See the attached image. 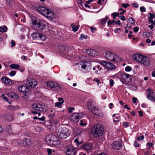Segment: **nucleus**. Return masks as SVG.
Here are the masks:
<instances>
[{"instance_id":"f257e3e1","label":"nucleus","mask_w":155,"mask_h":155,"mask_svg":"<svg viewBox=\"0 0 155 155\" xmlns=\"http://www.w3.org/2000/svg\"><path fill=\"white\" fill-rule=\"evenodd\" d=\"M133 59L143 65L145 67L151 65L150 59L148 57L138 54H136L132 56Z\"/></svg>"},{"instance_id":"f03ea898","label":"nucleus","mask_w":155,"mask_h":155,"mask_svg":"<svg viewBox=\"0 0 155 155\" xmlns=\"http://www.w3.org/2000/svg\"><path fill=\"white\" fill-rule=\"evenodd\" d=\"M91 132L95 138L101 137L104 133V129L102 125L97 124L93 126L91 128Z\"/></svg>"},{"instance_id":"7ed1b4c3","label":"nucleus","mask_w":155,"mask_h":155,"mask_svg":"<svg viewBox=\"0 0 155 155\" xmlns=\"http://www.w3.org/2000/svg\"><path fill=\"white\" fill-rule=\"evenodd\" d=\"M57 134L59 138L64 139L70 135L71 131L65 127H61L58 128Z\"/></svg>"},{"instance_id":"20e7f679","label":"nucleus","mask_w":155,"mask_h":155,"mask_svg":"<svg viewBox=\"0 0 155 155\" xmlns=\"http://www.w3.org/2000/svg\"><path fill=\"white\" fill-rule=\"evenodd\" d=\"M47 143L51 146H56L59 145L60 141L58 138L54 135H49L45 139Z\"/></svg>"},{"instance_id":"39448f33","label":"nucleus","mask_w":155,"mask_h":155,"mask_svg":"<svg viewBox=\"0 0 155 155\" xmlns=\"http://www.w3.org/2000/svg\"><path fill=\"white\" fill-rule=\"evenodd\" d=\"M44 22L42 21H38L36 20L32 21V24L35 30L41 31L45 28V25Z\"/></svg>"},{"instance_id":"423d86ee","label":"nucleus","mask_w":155,"mask_h":155,"mask_svg":"<svg viewBox=\"0 0 155 155\" xmlns=\"http://www.w3.org/2000/svg\"><path fill=\"white\" fill-rule=\"evenodd\" d=\"M105 56L107 60L113 62H118L120 60L118 56L111 52H106Z\"/></svg>"},{"instance_id":"0eeeda50","label":"nucleus","mask_w":155,"mask_h":155,"mask_svg":"<svg viewBox=\"0 0 155 155\" xmlns=\"http://www.w3.org/2000/svg\"><path fill=\"white\" fill-rule=\"evenodd\" d=\"M46 84L48 87L51 89L54 88V90L55 91H59L61 89V86L57 83L50 81H47Z\"/></svg>"},{"instance_id":"6e6552de","label":"nucleus","mask_w":155,"mask_h":155,"mask_svg":"<svg viewBox=\"0 0 155 155\" xmlns=\"http://www.w3.org/2000/svg\"><path fill=\"white\" fill-rule=\"evenodd\" d=\"M32 109L41 112H45L47 109V107L44 104H38L37 103L33 104L32 105Z\"/></svg>"},{"instance_id":"1a4fd4ad","label":"nucleus","mask_w":155,"mask_h":155,"mask_svg":"<svg viewBox=\"0 0 155 155\" xmlns=\"http://www.w3.org/2000/svg\"><path fill=\"white\" fill-rule=\"evenodd\" d=\"M147 98L151 102H155V93L153 92V90L150 88L147 89Z\"/></svg>"},{"instance_id":"9d476101","label":"nucleus","mask_w":155,"mask_h":155,"mask_svg":"<svg viewBox=\"0 0 155 155\" xmlns=\"http://www.w3.org/2000/svg\"><path fill=\"white\" fill-rule=\"evenodd\" d=\"M98 63L103 66L110 70H113L115 68V66L112 63L106 61H100Z\"/></svg>"},{"instance_id":"9b49d317","label":"nucleus","mask_w":155,"mask_h":155,"mask_svg":"<svg viewBox=\"0 0 155 155\" xmlns=\"http://www.w3.org/2000/svg\"><path fill=\"white\" fill-rule=\"evenodd\" d=\"M95 143H87L83 145L82 148L85 151L91 152L95 148Z\"/></svg>"},{"instance_id":"f8f14e48","label":"nucleus","mask_w":155,"mask_h":155,"mask_svg":"<svg viewBox=\"0 0 155 155\" xmlns=\"http://www.w3.org/2000/svg\"><path fill=\"white\" fill-rule=\"evenodd\" d=\"M84 115L82 113H74L71 116L70 119L74 123H77L79 120L83 117Z\"/></svg>"},{"instance_id":"ddd939ff","label":"nucleus","mask_w":155,"mask_h":155,"mask_svg":"<svg viewBox=\"0 0 155 155\" xmlns=\"http://www.w3.org/2000/svg\"><path fill=\"white\" fill-rule=\"evenodd\" d=\"M31 35L33 40H41L44 41L46 39V37L37 32H35L31 34Z\"/></svg>"},{"instance_id":"4468645a","label":"nucleus","mask_w":155,"mask_h":155,"mask_svg":"<svg viewBox=\"0 0 155 155\" xmlns=\"http://www.w3.org/2000/svg\"><path fill=\"white\" fill-rule=\"evenodd\" d=\"M76 152L75 149L72 146L68 147L67 148L66 153L68 155H75Z\"/></svg>"},{"instance_id":"2eb2a0df","label":"nucleus","mask_w":155,"mask_h":155,"mask_svg":"<svg viewBox=\"0 0 155 155\" xmlns=\"http://www.w3.org/2000/svg\"><path fill=\"white\" fill-rule=\"evenodd\" d=\"M129 78L130 79L131 78V76L130 75L126 73L123 74L121 75L120 81L122 83L126 85V84H127L126 82L127 81V80Z\"/></svg>"},{"instance_id":"dca6fc26","label":"nucleus","mask_w":155,"mask_h":155,"mask_svg":"<svg viewBox=\"0 0 155 155\" xmlns=\"http://www.w3.org/2000/svg\"><path fill=\"white\" fill-rule=\"evenodd\" d=\"M26 84L28 87L34 88L37 84V83L35 80L31 79L27 81Z\"/></svg>"},{"instance_id":"f3484780","label":"nucleus","mask_w":155,"mask_h":155,"mask_svg":"<svg viewBox=\"0 0 155 155\" xmlns=\"http://www.w3.org/2000/svg\"><path fill=\"white\" fill-rule=\"evenodd\" d=\"M91 63L89 61H85L83 63L81 64V68L83 69V71L85 73H87L89 71L87 69V68H88L89 66H91Z\"/></svg>"},{"instance_id":"a211bd4d","label":"nucleus","mask_w":155,"mask_h":155,"mask_svg":"<svg viewBox=\"0 0 155 155\" xmlns=\"http://www.w3.org/2000/svg\"><path fill=\"white\" fill-rule=\"evenodd\" d=\"M111 146L113 149L116 150H119L122 148V145L119 141L114 142L112 144Z\"/></svg>"},{"instance_id":"6ab92c4d","label":"nucleus","mask_w":155,"mask_h":155,"mask_svg":"<svg viewBox=\"0 0 155 155\" xmlns=\"http://www.w3.org/2000/svg\"><path fill=\"white\" fill-rule=\"evenodd\" d=\"M96 104L95 102L92 101H90L87 102V106L88 110L91 111L94 109L96 107Z\"/></svg>"},{"instance_id":"aec40b11","label":"nucleus","mask_w":155,"mask_h":155,"mask_svg":"<svg viewBox=\"0 0 155 155\" xmlns=\"http://www.w3.org/2000/svg\"><path fill=\"white\" fill-rule=\"evenodd\" d=\"M1 80L5 84L7 85H10L12 84L11 80L6 77H2Z\"/></svg>"},{"instance_id":"412c9836","label":"nucleus","mask_w":155,"mask_h":155,"mask_svg":"<svg viewBox=\"0 0 155 155\" xmlns=\"http://www.w3.org/2000/svg\"><path fill=\"white\" fill-rule=\"evenodd\" d=\"M20 141L22 142L21 143H20V145L21 146H29L31 144V141L30 139H25L23 140H20Z\"/></svg>"},{"instance_id":"4be33fe9","label":"nucleus","mask_w":155,"mask_h":155,"mask_svg":"<svg viewBox=\"0 0 155 155\" xmlns=\"http://www.w3.org/2000/svg\"><path fill=\"white\" fill-rule=\"evenodd\" d=\"M37 9L38 12L44 16L47 13V12L49 10L44 7L41 6H39Z\"/></svg>"},{"instance_id":"5701e85b","label":"nucleus","mask_w":155,"mask_h":155,"mask_svg":"<svg viewBox=\"0 0 155 155\" xmlns=\"http://www.w3.org/2000/svg\"><path fill=\"white\" fill-rule=\"evenodd\" d=\"M54 13L51 10H48L47 12V13L45 15L49 20H52L54 17Z\"/></svg>"},{"instance_id":"b1692460","label":"nucleus","mask_w":155,"mask_h":155,"mask_svg":"<svg viewBox=\"0 0 155 155\" xmlns=\"http://www.w3.org/2000/svg\"><path fill=\"white\" fill-rule=\"evenodd\" d=\"M91 112L94 114L99 116H102L104 114L100 109L97 108L96 107L92 110Z\"/></svg>"},{"instance_id":"393cba45","label":"nucleus","mask_w":155,"mask_h":155,"mask_svg":"<svg viewBox=\"0 0 155 155\" xmlns=\"http://www.w3.org/2000/svg\"><path fill=\"white\" fill-rule=\"evenodd\" d=\"M86 52L88 55L92 56H95L98 55L97 51L93 49L86 50Z\"/></svg>"},{"instance_id":"a878e982","label":"nucleus","mask_w":155,"mask_h":155,"mask_svg":"<svg viewBox=\"0 0 155 155\" xmlns=\"http://www.w3.org/2000/svg\"><path fill=\"white\" fill-rule=\"evenodd\" d=\"M18 90L19 92L21 93H25L29 91V88L26 86L22 85L18 88Z\"/></svg>"},{"instance_id":"bb28decb","label":"nucleus","mask_w":155,"mask_h":155,"mask_svg":"<svg viewBox=\"0 0 155 155\" xmlns=\"http://www.w3.org/2000/svg\"><path fill=\"white\" fill-rule=\"evenodd\" d=\"M102 69V68L101 67L100 65H97L96 66H94L92 71H91L92 74H97L98 73V71H100Z\"/></svg>"},{"instance_id":"cd10ccee","label":"nucleus","mask_w":155,"mask_h":155,"mask_svg":"<svg viewBox=\"0 0 155 155\" xmlns=\"http://www.w3.org/2000/svg\"><path fill=\"white\" fill-rule=\"evenodd\" d=\"M125 85L127 88L131 90L136 91L137 89V87L135 85L129 84H126Z\"/></svg>"},{"instance_id":"c85d7f7f","label":"nucleus","mask_w":155,"mask_h":155,"mask_svg":"<svg viewBox=\"0 0 155 155\" xmlns=\"http://www.w3.org/2000/svg\"><path fill=\"white\" fill-rule=\"evenodd\" d=\"M79 26L80 25H79L75 26V25L74 23L71 24V27L72 28V31L74 32H76L78 30Z\"/></svg>"},{"instance_id":"c756f323","label":"nucleus","mask_w":155,"mask_h":155,"mask_svg":"<svg viewBox=\"0 0 155 155\" xmlns=\"http://www.w3.org/2000/svg\"><path fill=\"white\" fill-rule=\"evenodd\" d=\"M10 68L12 69H17L20 68L19 65L16 64H11L10 66Z\"/></svg>"},{"instance_id":"7c9ffc66","label":"nucleus","mask_w":155,"mask_h":155,"mask_svg":"<svg viewBox=\"0 0 155 155\" xmlns=\"http://www.w3.org/2000/svg\"><path fill=\"white\" fill-rule=\"evenodd\" d=\"M143 37L145 38L151 36L152 35L150 32H144L143 33Z\"/></svg>"},{"instance_id":"2f4dec72","label":"nucleus","mask_w":155,"mask_h":155,"mask_svg":"<svg viewBox=\"0 0 155 155\" xmlns=\"http://www.w3.org/2000/svg\"><path fill=\"white\" fill-rule=\"evenodd\" d=\"M7 28L6 26L0 27V32H5L7 31Z\"/></svg>"},{"instance_id":"473e14b6","label":"nucleus","mask_w":155,"mask_h":155,"mask_svg":"<svg viewBox=\"0 0 155 155\" xmlns=\"http://www.w3.org/2000/svg\"><path fill=\"white\" fill-rule=\"evenodd\" d=\"M120 120V115L119 114H117L116 116L114 119H113V122H114L119 121Z\"/></svg>"},{"instance_id":"72a5a7b5","label":"nucleus","mask_w":155,"mask_h":155,"mask_svg":"<svg viewBox=\"0 0 155 155\" xmlns=\"http://www.w3.org/2000/svg\"><path fill=\"white\" fill-rule=\"evenodd\" d=\"M11 97L12 98L16 99L18 98V95L14 93H12L10 94Z\"/></svg>"},{"instance_id":"f704fd0d","label":"nucleus","mask_w":155,"mask_h":155,"mask_svg":"<svg viewBox=\"0 0 155 155\" xmlns=\"http://www.w3.org/2000/svg\"><path fill=\"white\" fill-rule=\"evenodd\" d=\"M16 73V71H12L9 73V75L11 77L14 76Z\"/></svg>"},{"instance_id":"c9c22d12","label":"nucleus","mask_w":155,"mask_h":155,"mask_svg":"<svg viewBox=\"0 0 155 155\" xmlns=\"http://www.w3.org/2000/svg\"><path fill=\"white\" fill-rule=\"evenodd\" d=\"M149 15H150V16L148 17V18L151 19L154 18L155 16L154 14L149 13Z\"/></svg>"},{"instance_id":"e433bc0d","label":"nucleus","mask_w":155,"mask_h":155,"mask_svg":"<svg viewBox=\"0 0 155 155\" xmlns=\"http://www.w3.org/2000/svg\"><path fill=\"white\" fill-rule=\"evenodd\" d=\"M62 103H59L58 102H57L55 103V106L57 107H61L62 105Z\"/></svg>"},{"instance_id":"4c0bfd02","label":"nucleus","mask_w":155,"mask_h":155,"mask_svg":"<svg viewBox=\"0 0 155 155\" xmlns=\"http://www.w3.org/2000/svg\"><path fill=\"white\" fill-rule=\"evenodd\" d=\"M108 19V17L107 16H106L105 18L102 20L101 23H104Z\"/></svg>"},{"instance_id":"58836bf2","label":"nucleus","mask_w":155,"mask_h":155,"mask_svg":"<svg viewBox=\"0 0 155 155\" xmlns=\"http://www.w3.org/2000/svg\"><path fill=\"white\" fill-rule=\"evenodd\" d=\"M125 70L127 71H130L131 70V68L129 66H127L125 68Z\"/></svg>"},{"instance_id":"ea45409f","label":"nucleus","mask_w":155,"mask_h":155,"mask_svg":"<svg viewBox=\"0 0 155 155\" xmlns=\"http://www.w3.org/2000/svg\"><path fill=\"white\" fill-rule=\"evenodd\" d=\"M80 125L81 126H86L87 125L86 123L84 122L82 120H81L80 121Z\"/></svg>"},{"instance_id":"a19ab883","label":"nucleus","mask_w":155,"mask_h":155,"mask_svg":"<svg viewBox=\"0 0 155 155\" xmlns=\"http://www.w3.org/2000/svg\"><path fill=\"white\" fill-rule=\"evenodd\" d=\"M140 11L142 12H143L146 11V8L143 6H141L140 8Z\"/></svg>"},{"instance_id":"79ce46f5","label":"nucleus","mask_w":155,"mask_h":155,"mask_svg":"<svg viewBox=\"0 0 155 155\" xmlns=\"http://www.w3.org/2000/svg\"><path fill=\"white\" fill-rule=\"evenodd\" d=\"M144 138V137L143 136H142L140 137H138L137 138V140L138 141H140V140H143Z\"/></svg>"},{"instance_id":"37998d69","label":"nucleus","mask_w":155,"mask_h":155,"mask_svg":"<svg viewBox=\"0 0 155 155\" xmlns=\"http://www.w3.org/2000/svg\"><path fill=\"white\" fill-rule=\"evenodd\" d=\"M1 97L4 99L5 101H8V99L7 98V97L5 96V95L4 94H3L2 95H1Z\"/></svg>"},{"instance_id":"c03bdc74","label":"nucleus","mask_w":155,"mask_h":155,"mask_svg":"<svg viewBox=\"0 0 155 155\" xmlns=\"http://www.w3.org/2000/svg\"><path fill=\"white\" fill-rule=\"evenodd\" d=\"M74 110V108L73 107H69L68 108V110L69 113H71L72 112V110Z\"/></svg>"},{"instance_id":"a18cd8bd","label":"nucleus","mask_w":155,"mask_h":155,"mask_svg":"<svg viewBox=\"0 0 155 155\" xmlns=\"http://www.w3.org/2000/svg\"><path fill=\"white\" fill-rule=\"evenodd\" d=\"M81 38H81V39H80L81 40H82V38H83L84 39H86L87 38V36H85L84 34H81Z\"/></svg>"},{"instance_id":"49530a36","label":"nucleus","mask_w":155,"mask_h":155,"mask_svg":"<svg viewBox=\"0 0 155 155\" xmlns=\"http://www.w3.org/2000/svg\"><path fill=\"white\" fill-rule=\"evenodd\" d=\"M123 125L124 126L127 127L129 126V123L128 122H124L123 123Z\"/></svg>"},{"instance_id":"de8ad7c7","label":"nucleus","mask_w":155,"mask_h":155,"mask_svg":"<svg viewBox=\"0 0 155 155\" xmlns=\"http://www.w3.org/2000/svg\"><path fill=\"white\" fill-rule=\"evenodd\" d=\"M129 4H122L121 5V6L123 7L124 8H126L129 6Z\"/></svg>"},{"instance_id":"09e8293b","label":"nucleus","mask_w":155,"mask_h":155,"mask_svg":"<svg viewBox=\"0 0 155 155\" xmlns=\"http://www.w3.org/2000/svg\"><path fill=\"white\" fill-rule=\"evenodd\" d=\"M129 21L130 23L133 25H134L135 24L134 20L132 18H131L129 19Z\"/></svg>"},{"instance_id":"8fccbe9b","label":"nucleus","mask_w":155,"mask_h":155,"mask_svg":"<svg viewBox=\"0 0 155 155\" xmlns=\"http://www.w3.org/2000/svg\"><path fill=\"white\" fill-rule=\"evenodd\" d=\"M8 108L11 110H14L15 108V107L13 105H10L8 107Z\"/></svg>"},{"instance_id":"3c124183","label":"nucleus","mask_w":155,"mask_h":155,"mask_svg":"<svg viewBox=\"0 0 155 155\" xmlns=\"http://www.w3.org/2000/svg\"><path fill=\"white\" fill-rule=\"evenodd\" d=\"M110 85L111 86H112L114 85V81L112 79L110 80Z\"/></svg>"},{"instance_id":"603ef678","label":"nucleus","mask_w":155,"mask_h":155,"mask_svg":"<svg viewBox=\"0 0 155 155\" xmlns=\"http://www.w3.org/2000/svg\"><path fill=\"white\" fill-rule=\"evenodd\" d=\"M134 145L135 147H138L139 146V144L137 141H135L134 143Z\"/></svg>"},{"instance_id":"864d4df0","label":"nucleus","mask_w":155,"mask_h":155,"mask_svg":"<svg viewBox=\"0 0 155 155\" xmlns=\"http://www.w3.org/2000/svg\"><path fill=\"white\" fill-rule=\"evenodd\" d=\"M47 152L48 154L49 155H50L51 154L52 152V150L50 149H47Z\"/></svg>"},{"instance_id":"5fc2aeb1","label":"nucleus","mask_w":155,"mask_h":155,"mask_svg":"<svg viewBox=\"0 0 155 155\" xmlns=\"http://www.w3.org/2000/svg\"><path fill=\"white\" fill-rule=\"evenodd\" d=\"M148 18V21L149 22H150V23H151V24H153V25H155V23L153 21V20L152 19L149 18Z\"/></svg>"},{"instance_id":"6e6d98bb","label":"nucleus","mask_w":155,"mask_h":155,"mask_svg":"<svg viewBox=\"0 0 155 155\" xmlns=\"http://www.w3.org/2000/svg\"><path fill=\"white\" fill-rule=\"evenodd\" d=\"M139 30V28L137 27H135L134 28V31L135 32H138Z\"/></svg>"},{"instance_id":"4d7b16f0","label":"nucleus","mask_w":155,"mask_h":155,"mask_svg":"<svg viewBox=\"0 0 155 155\" xmlns=\"http://www.w3.org/2000/svg\"><path fill=\"white\" fill-rule=\"evenodd\" d=\"M93 81H95L97 83V84L98 85L100 83V80L99 79H97V78L95 79V78H94V79H93Z\"/></svg>"},{"instance_id":"13d9d810","label":"nucleus","mask_w":155,"mask_h":155,"mask_svg":"<svg viewBox=\"0 0 155 155\" xmlns=\"http://www.w3.org/2000/svg\"><path fill=\"white\" fill-rule=\"evenodd\" d=\"M132 99L133 103H135L137 102V98L133 97L132 98Z\"/></svg>"},{"instance_id":"bf43d9fd","label":"nucleus","mask_w":155,"mask_h":155,"mask_svg":"<svg viewBox=\"0 0 155 155\" xmlns=\"http://www.w3.org/2000/svg\"><path fill=\"white\" fill-rule=\"evenodd\" d=\"M38 119L40 121H44L45 120V117L43 116L41 118H38Z\"/></svg>"},{"instance_id":"052dcab7","label":"nucleus","mask_w":155,"mask_h":155,"mask_svg":"<svg viewBox=\"0 0 155 155\" xmlns=\"http://www.w3.org/2000/svg\"><path fill=\"white\" fill-rule=\"evenodd\" d=\"M120 30V28H117L115 29L114 31L115 33H117L119 32V31Z\"/></svg>"},{"instance_id":"680f3d73","label":"nucleus","mask_w":155,"mask_h":155,"mask_svg":"<svg viewBox=\"0 0 155 155\" xmlns=\"http://www.w3.org/2000/svg\"><path fill=\"white\" fill-rule=\"evenodd\" d=\"M115 23L116 25L117 24L119 25H121L120 21V20L115 21Z\"/></svg>"},{"instance_id":"e2e57ef3","label":"nucleus","mask_w":155,"mask_h":155,"mask_svg":"<svg viewBox=\"0 0 155 155\" xmlns=\"http://www.w3.org/2000/svg\"><path fill=\"white\" fill-rule=\"evenodd\" d=\"M15 45V42L13 40L11 41V46L14 47Z\"/></svg>"},{"instance_id":"0e129e2a","label":"nucleus","mask_w":155,"mask_h":155,"mask_svg":"<svg viewBox=\"0 0 155 155\" xmlns=\"http://www.w3.org/2000/svg\"><path fill=\"white\" fill-rule=\"evenodd\" d=\"M130 114L133 116H135L136 114L135 112L134 111H132L130 112Z\"/></svg>"},{"instance_id":"69168bd1","label":"nucleus","mask_w":155,"mask_h":155,"mask_svg":"<svg viewBox=\"0 0 155 155\" xmlns=\"http://www.w3.org/2000/svg\"><path fill=\"white\" fill-rule=\"evenodd\" d=\"M58 101H59V103L61 102L62 104L63 103L64 101H63V99L62 98H59V99H58Z\"/></svg>"},{"instance_id":"338daca9","label":"nucleus","mask_w":155,"mask_h":155,"mask_svg":"<svg viewBox=\"0 0 155 155\" xmlns=\"http://www.w3.org/2000/svg\"><path fill=\"white\" fill-rule=\"evenodd\" d=\"M133 5L134 6V7L138 8V5L137 3H134L133 4Z\"/></svg>"},{"instance_id":"774afa93","label":"nucleus","mask_w":155,"mask_h":155,"mask_svg":"<svg viewBox=\"0 0 155 155\" xmlns=\"http://www.w3.org/2000/svg\"><path fill=\"white\" fill-rule=\"evenodd\" d=\"M138 113H139V115L140 117H142L143 116V114L142 112L141 111H139L138 112Z\"/></svg>"}]
</instances>
